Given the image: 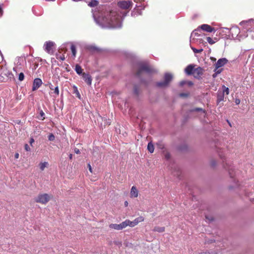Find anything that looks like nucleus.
Wrapping results in <instances>:
<instances>
[{
	"label": "nucleus",
	"mask_w": 254,
	"mask_h": 254,
	"mask_svg": "<svg viewBox=\"0 0 254 254\" xmlns=\"http://www.w3.org/2000/svg\"><path fill=\"white\" fill-rule=\"evenodd\" d=\"M199 254H217V253L210 251H206L205 252H202L199 253Z\"/></svg>",
	"instance_id": "nucleus-28"
},
{
	"label": "nucleus",
	"mask_w": 254,
	"mask_h": 254,
	"mask_svg": "<svg viewBox=\"0 0 254 254\" xmlns=\"http://www.w3.org/2000/svg\"><path fill=\"white\" fill-rule=\"evenodd\" d=\"M74 151L76 154H79L80 153V150L76 148L74 149Z\"/></svg>",
	"instance_id": "nucleus-41"
},
{
	"label": "nucleus",
	"mask_w": 254,
	"mask_h": 254,
	"mask_svg": "<svg viewBox=\"0 0 254 254\" xmlns=\"http://www.w3.org/2000/svg\"><path fill=\"white\" fill-rule=\"evenodd\" d=\"M243 27L242 31L244 33L248 34L252 39H254V20L253 19L247 21H243L240 23Z\"/></svg>",
	"instance_id": "nucleus-3"
},
{
	"label": "nucleus",
	"mask_w": 254,
	"mask_h": 254,
	"mask_svg": "<svg viewBox=\"0 0 254 254\" xmlns=\"http://www.w3.org/2000/svg\"><path fill=\"white\" fill-rule=\"evenodd\" d=\"M49 87H50V89H51V90H53V89H54V88L53 85H52V84H50V85Z\"/></svg>",
	"instance_id": "nucleus-49"
},
{
	"label": "nucleus",
	"mask_w": 254,
	"mask_h": 254,
	"mask_svg": "<svg viewBox=\"0 0 254 254\" xmlns=\"http://www.w3.org/2000/svg\"><path fill=\"white\" fill-rule=\"evenodd\" d=\"M199 69H200V68L194 69L193 66L191 65H189L185 68V72L187 74L190 75L193 72L194 73Z\"/></svg>",
	"instance_id": "nucleus-16"
},
{
	"label": "nucleus",
	"mask_w": 254,
	"mask_h": 254,
	"mask_svg": "<svg viewBox=\"0 0 254 254\" xmlns=\"http://www.w3.org/2000/svg\"><path fill=\"white\" fill-rule=\"evenodd\" d=\"M98 1L96 0H92L90 2L88 3V5L91 7H94L96 6L98 4Z\"/></svg>",
	"instance_id": "nucleus-25"
},
{
	"label": "nucleus",
	"mask_w": 254,
	"mask_h": 254,
	"mask_svg": "<svg viewBox=\"0 0 254 254\" xmlns=\"http://www.w3.org/2000/svg\"><path fill=\"white\" fill-rule=\"evenodd\" d=\"M187 83L189 86H191V85L193 84V83H192L191 81H187Z\"/></svg>",
	"instance_id": "nucleus-46"
},
{
	"label": "nucleus",
	"mask_w": 254,
	"mask_h": 254,
	"mask_svg": "<svg viewBox=\"0 0 254 254\" xmlns=\"http://www.w3.org/2000/svg\"><path fill=\"white\" fill-rule=\"evenodd\" d=\"M53 90H54V93L57 96H58L59 95V90L58 86H57L56 87H55Z\"/></svg>",
	"instance_id": "nucleus-33"
},
{
	"label": "nucleus",
	"mask_w": 254,
	"mask_h": 254,
	"mask_svg": "<svg viewBox=\"0 0 254 254\" xmlns=\"http://www.w3.org/2000/svg\"><path fill=\"white\" fill-rule=\"evenodd\" d=\"M142 72H145L148 74H150L156 72V70L153 69L149 65L146 63H141L139 64V69L137 72V76L139 77Z\"/></svg>",
	"instance_id": "nucleus-4"
},
{
	"label": "nucleus",
	"mask_w": 254,
	"mask_h": 254,
	"mask_svg": "<svg viewBox=\"0 0 254 254\" xmlns=\"http://www.w3.org/2000/svg\"><path fill=\"white\" fill-rule=\"evenodd\" d=\"M232 170V168H231L229 169V170H228V171H229V175H230V177H233V176H232V173H231V171Z\"/></svg>",
	"instance_id": "nucleus-44"
},
{
	"label": "nucleus",
	"mask_w": 254,
	"mask_h": 254,
	"mask_svg": "<svg viewBox=\"0 0 254 254\" xmlns=\"http://www.w3.org/2000/svg\"><path fill=\"white\" fill-rule=\"evenodd\" d=\"M87 49L92 52L99 50V48L94 45H89L87 46Z\"/></svg>",
	"instance_id": "nucleus-23"
},
{
	"label": "nucleus",
	"mask_w": 254,
	"mask_h": 254,
	"mask_svg": "<svg viewBox=\"0 0 254 254\" xmlns=\"http://www.w3.org/2000/svg\"><path fill=\"white\" fill-rule=\"evenodd\" d=\"M235 103L237 105H238L240 103V100L238 99H236L235 100Z\"/></svg>",
	"instance_id": "nucleus-43"
},
{
	"label": "nucleus",
	"mask_w": 254,
	"mask_h": 254,
	"mask_svg": "<svg viewBox=\"0 0 254 254\" xmlns=\"http://www.w3.org/2000/svg\"><path fill=\"white\" fill-rule=\"evenodd\" d=\"M224 99V92L218 91V93H217V102L220 103V102L223 101Z\"/></svg>",
	"instance_id": "nucleus-17"
},
{
	"label": "nucleus",
	"mask_w": 254,
	"mask_h": 254,
	"mask_svg": "<svg viewBox=\"0 0 254 254\" xmlns=\"http://www.w3.org/2000/svg\"><path fill=\"white\" fill-rule=\"evenodd\" d=\"M157 145L158 146V147L160 149H163L164 147V145L161 142H158L157 143Z\"/></svg>",
	"instance_id": "nucleus-36"
},
{
	"label": "nucleus",
	"mask_w": 254,
	"mask_h": 254,
	"mask_svg": "<svg viewBox=\"0 0 254 254\" xmlns=\"http://www.w3.org/2000/svg\"><path fill=\"white\" fill-rule=\"evenodd\" d=\"M24 75L23 73H22V72L20 73L18 75V80L20 81H22L24 80Z\"/></svg>",
	"instance_id": "nucleus-30"
},
{
	"label": "nucleus",
	"mask_w": 254,
	"mask_h": 254,
	"mask_svg": "<svg viewBox=\"0 0 254 254\" xmlns=\"http://www.w3.org/2000/svg\"><path fill=\"white\" fill-rule=\"evenodd\" d=\"M25 150L27 151H30L31 149L30 147L27 144H25L24 145Z\"/></svg>",
	"instance_id": "nucleus-37"
},
{
	"label": "nucleus",
	"mask_w": 254,
	"mask_h": 254,
	"mask_svg": "<svg viewBox=\"0 0 254 254\" xmlns=\"http://www.w3.org/2000/svg\"><path fill=\"white\" fill-rule=\"evenodd\" d=\"M44 115H45L44 113L42 111L40 112V115H41V116H44Z\"/></svg>",
	"instance_id": "nucleus-51"
},
{
	"label": "nucleus",
	"mask_w": 254,
	"mask_h": 254,
	"mask_svg": "<svg viewBox=\"0 0 254 254\" xmlns=\"http://www.w3.org/2000/svg\"><path fill=\"white\" fill-rule=\"evenodd\" d=\"M227 62L228 60L226 58H221L219 59L215 64V71H216L217 69H219V68L220 67L224 66L227 63Z\"/></svg>",
	"instance_id": "nucleus-11"
},
{
	"label": "nucleus",
	"mask_w": 254,
	"mask_h": 254,
	"mask_svg": "<svg viewBox=\"0 0 254 254\" xmlns=\"http://www.w3.org/2000/svg\"><path fill=\"white\" fill-rule=\"evenodd\" d=\"M165 157L166 159H169L170 157V155L169 153H166L165 155Z\"/></svg>",
	"instance_id": "nucleus-39"
},
{
	"label": "nucleus",
	"mask_w": 254,
	"mask_h": 254,
	"mask_svg": "<svg viewBox=\"0 0 254 254\" xmlns=\"http://www.w3.org/2000/svg\"><path fill=\"white\" fill-rule=\"evenodd\" d=\"M49 164L47 162H41L39 166L41 171H43L45 168L47 167Z\"/></svg>",
	"instance_id": "nucleus-21"
},
{
	"label": "nucleus",
	"mask_w": 254,
	"mask_h": 254,
	"mask_svg": "<svg viewBox=\"0 0 254 254\" xmlns=\"http://www.w3.org/2000/svg\"><path fill=\"white\" fill-rule=\"evenodd\" d=\"M109 228L112 229H115L117 230H122L126 227L125 221L122 222L120 224H111L109 225Z\"/></svg>",
	"instance_id": "nucleus-10"
},
{
	"label": "nucleus",
	"mask_w": 254,
	"mask_h": 254,
	"mask_svg": "<svg viewBox=\"0 0 254 254\" xmlns=\"http://www.w3.org/2000/svg\"><path fill=\"white\" fill-rule=\"evenodd\" d=\"M200 31V29H199V28H198L197 29L195 30L194 31H193L192 33H191V36H199V35L197 33V31Z\"/></svg>",
	"instance_id": "nucleus-32"
},
{
	"label": "nucleus",
	"mask_w": 254,
	"mask_h": 254,
	"mask_svg": "<svg viewBox=\"0 0 254 254\" xmlns=\"http://www.w3.org/2000/svg\"><path fill=\"white\" fill-rule=\"evenodd\" d=\"M188 96V93H181L180 94V96L183 97H187Z\"/></svg>",
	"instance_id": "nucleus-40"
},
{
	"label": "nucleus",
	"mask_w": 254,
	"mask_h": 254,
	"mask_svg": "<svg viewBox=\"0 0 254 254\" xmlns=\"http://www.w3.org/2000/svg\"><path fill=\"white\" fill-rule=\"evenodd\" d=\"M222 88L223 91H222V92H224V94L226 93V95H228L229 94V89L224 85L222 86Z\"/></svg>",
	"instance_id": "nucleus-27"
},
{
	"label": "nucleus",
	"mask_w": 254,
	"mask_h": 254,
	"mask_svg": "<svg viewBox=\"0 0 254 254\" xmlns=\"http://www.w3.org/2000/svg\"><path fill=\"white\" fill-rule=\"evenodd\" d=\"M144 220V218L143 216H139L136 218L133 221H130L128 219H127L125 221L126 227L127 226L133 227L136 226L139 222H143Z\"/></svg>",
	"instance_id": "nucleus-7"
},
{
	"label": "nucleus",
	"mask_w": 254,
	"mask_h": 254,
	"mask_svg": "<svg viewBox=\"0 0 254 254\" xmlns=\"http://www.w3.org/2000/svg\"><path fill=\"white\" fill-rule=\"evenodd\" d=\"M73 89H74V93L75 94V95H76V97L79 98V99H80L81 98V96H80V94L77 89V88L76 87V86H74L73 87Z\"/></svg>",
	"instance_id": "nucleus-26"
},
{
	"label": "nucleus",
	"mask_w": 254,
	"mask_h": 254,
	"mask_svg": "<svg viewBox=\"0 0 254 254\" xmlns=\"http://www.w3.org/2000/svg\"><path fill=\"white\" fill-rule=\"evenodd\" d=\"M206 219H209V220H212V219H211H211H209V218H208V217H206Z\"/></svg>",
	"instance_id": "nucleus-54"
},
{
	"label": "nucleus",
	"mask_w": 254,
	"mask_h": 254,
	"mask_svg": "<svg viewBox=\"0 0 254 254\" xmlns=\"http://www.w3.org/2000/svg\"><path fill=\"white\" fill-rule=\"evenodd\" d=\"M214 71L215 72L213 74V77H215L217 76V74L220 73L222 71V70L221 69H217L216 71Z\"/></svg>",
	"instance_id": "nucleus-34"
},
{
	"label": "nucleus",
	"mask_w": 254,
	"mask_h": 254,
	"mask_svg": "<svg viewBox=\"0 0 254 254\" xmlns=\"http://www.w3.org/2000/svg\"><path fill=\"white\" fill-rule=\"evenodd\" d=\"M14 157L16 159L18 158L19 157V154L18 153H16L15 154Z\"/></svg>",
	"instance_id": "nucleus-47"
},
{
	"label": "nucleus",
	"mask_w": 254,
	"mask_h": 254,
	"mask_svg": "<svg viewBox=\"0 0 254 254\" xmlns=\"http://www.w3.org/2000/svg\"><path fill=\"white\" fill-rule=\"evenodd\" d=\"M55 136H54V135L53 133H51L48 136V139L50 141H53V140H55Z\"/></svg>",
	"instance_id": "nucleus-35"
},
{
	"label": "nucleus",
	"mask_w": 254,
	"mask_h": 254,
	"mask_svg": "<svg viewBox=\"0 0 254 254\" xmlns=\"http://www.w3.org/2000/svg\"><path fill=\"white\" fill-rule=\"evenodd\" d=\"M82 78L86 83L89 85H90L92 83V78L91 76L88 73H83Z\"/></svg>",
	"instance_id": "nucleus-14"
},
{
	"label": "nucleus",
	"mask_w": 254,
	"mask_h": 254,
	"mask_svg": "<svg viewBox=\"0 0 254 254\" xmlns=\"http://www.w3.org/2000/svg\"><path fill=\"white\" fill-rule=\"evenodd\" d=\"M187 83V81H182L180 82V85L181 86H183L184 85L186 84Z\"/></svg>",
	"instance_id": "nucleus-38"
},
{
	"label": "nucleus",
	"mask_w": 254,
	"mask_h": 254,
	"mask_svg": "<svg viewBox=\"0 0 254 254\" xmlns=\"http://www.w3.org/2000/svg\"><path fill=\"white\" fill-rule=\"evenodd\" d=\"M165 228L164 227L155 226L153 229V231L157 232L158 233H162L165 231Z\"/></svg>",
	"instance_id": "nucleus-18"
},
{
	"label": "nucleus",
	"mask_w": 254,
	"mask_h": 254,
	"mask_svg": "<svg viewBox=\"0 0 254 254\" xmlns=\"http://www.w3.org/2000/svg\"><path fill=\"white\" fill-rule=\"evenodd\" d=\"M138 195V191L135 186H132L130 192V197L131 198L137 197Z\"/></svg>",
	"instance_id": "nucleus-15"
},
{
	"label": "nucleus",
	"mask_w": 254,
	"mask_h": 254,
	"mask_svg": "<svg viewBox=\"0 0 254 254\" xmlns=\"http://www.w3.org/2000/svg\"><path fill=\"white\" fill-rule=\"evenodd\" d=\"M88 167L89 168V170L90 171V172H92V167H91V166L90 164H88Z\"/></svg>",
	"instance_id": "nucleus-45"
},
{
	"label": "nucleus",
	"mask_w": 254,
	"mask_h": 254,
	"mask_svg": "<svg viewBox=\"0 0 254 254\" xmlns=\"http://www.w3.org/2000/svg\"><path fill=\"white\" fill-rule=\"evenodd\" d=\"M191 48L194 53H200L203 51L202 49H196L193 47H191Z\"/></svg>",
	"instance_id": "nucleus-29"
},
{
	"label": "nucleus",
	"mask_w": 254,
	"mask_h": 254,
	"mask_svg": "<svg viewBox=\"0 0 254 254\" xmlns=\"http://www.w3.org/2000/svg\"><path fill=\"white\" fill-rule=\"evenodd\" d=\"M199 28H200L201 30L203 31L207 32H212L214 31V28L211 27L210 25L208 24H202Z\"/></svg>",
	"instance_id": "nucleus-13"
},
{
	"label": "nucleus",
	"mask_w": 254,
	"mask_h": 254,
	"mask_svg": "<svg viewBox=\"0 0 254 254\" xmlns=\"http://www.w3.org/2000/svg\"><path fill=\"white\" fill-rule=\"evenodd\" d=\"M93 17L96 22L102 28H117L122 27L119 15L116 11L106 10L102 17L96 18L93 14Z\"/></svg>",
	"instance_id": "nucleus-1"
},
{
	"label": "nucleus",
	"mask_w": 254,
	"mask_h": 254,
	"mask_svg": "<svg viewBox=\"0 0 254 254\" xmlns=\"http://www.w3.org/2000/svg\"><path fill=\"white\" fill-rule=\"evenodd\" d=\"M125 205L126 206H127L128 205V202H127V201H126L125 202Z\"/></svg>",
	"instance_id": "nucleus-52"
},
{
	"label": "nucleus",
	"mask_w": 254,
	"mask_h": 254,
	"mask_svg": "<svg viewBox=\"0 0 254 254\" xmlns=\"http://www.w3.org/2000/svg\"><path fill=\"white\" fill-rule=\"evenodd\" d=\"M222 31L223 32L228 34V39L237 40L239 41L249 36L248 34L244 33L243 31L241 30L237 26H233L230 29L227 28H223Z\"/></svg>",
	"instance_id": "nucleus-2"
},
{
	"label": "nucleus",
	"mask_w": 254,
	"mask_h": 254,
	"mask_svg": "<svg viewBox=\"0 0 254 254\" xmlns=\"http://www.w3.org/2000/svg\"><path fill=\"white\" fill-rule=\"evenodd\" d=\"M191 111V112H200L201 113V115L203 117H204L205 116V112L202 108H196L192 109Z\"/></svg>",
	"instance_id": "nucleus-20"
},
{
	"label": "nucleus",
	"mask_w": 254,
	"mask_h": 254,
	"mask_svg": "<svg viewBox=\"0 0 254 254\" xmlns=\"http://www.w3.org/2000/svg\"><path fill=\"white\" fill-rule=\"evenodd\" d=\"M132 2L130 0H122L118 2V5L122 9H127L131 7Z\"/></svg>",
	"instance_id": "nucleus-9"
},
{
	"label": "nucleus",
	"mask_w": 254,
	"mask_h": 254,
	"mask_svg": "<svg viewBox=\"0 0 254 254\" xmlns=\"http://www.w3.org/2000/svg\"><path fill=\"white\" fill-rule=\"evenodd\" d=\"M70 49H71V51L72 55L74 58L75 57V56H76V50L75 46L74 45H73V44L71 45V47H70Z\"/></svg>",
	"instance_id": "nucleus-24"
},
{
	"label": "nucleus",
	"mask_w": 254,
	"mask_h": 254,
	"mask_svg": "<svg viewBox=\"0 0 254 254\" xmlns=\"http://www.w3.org/2000/svg\"><path fill=\"white\" fill-rule=\"evenodd\" d=\"M134 93H135L136 94H138V91H137V90L136 87H134Z\"/></svg>",
	"instance_id": "nucleus-48"
},
{
	"label": "nucleus",
	"mask_w": 254,
	"mask_h": 254,
	"mask_svg": "<svg viewBox=\"0 0 254 254\" xmlns=\"http://www.w3.org/2000/svg\"><path fill=\"white\" fill-rule=\"evenodd\" d=\"M60 59L62 60V61H64V59H65V58L64 56H62V57H60Z\"/></svg>",
	"instance_id": "nucleus-50"
},
{
	"label": "nucleus",
	"mask_w": 254,
	"mask_h": 254,
	"mask_svg": "<svg viewBox=\"0 0 254 254\" xmlns=\"http://www.w3.org/2000/svg\"><path fill=\"white\" fill-rule=\"evenodd\" d=\"M34 139L33 138H31L30 139V142H29V143H30V145H31V146H32V144H33V143H34Z\"/></svg>",
	"instance_id": "nucleus-42"
},
{
	"label": "nucleus",
	"mask_w": 254,
	"mask_h": 254,
	"mask_svg": "<svg viewBox=\"0 0 254 254\" xmlns=\"http://www.w3.org/2000/svg\"><path fill=\"white\" fill-rule=\"evenodd\" d=\"M147 149L148 151L150 153H153L154 152V147L153 144L151 142L148 143L147 145Z\"/></svg>",
	"instance_id": "nucleus-22"
},
{
	"label": "nucleus",
	"mask_w": 254,
	"mask_h": 254,
	"mask_svg": "<svg viewBox=\"0 0 254 254\" xmlns=\"http://www.w3.org/2000/svg\"><path fill=\"white\" fill-rule=\"evenodd\" d=\"M54 45L55 43L52 41L46 42L44 45V49L48 54H52L54 52Z\"/></svg>",
	"instance_id": "nucleus-8"
},
{
	"label": "nucleus",
	"mask_w": 254,
	"mask_h": 254,
	"mask_svg": "<svg viewBox=\"0 0 254 254\" xmlns=\"http://www.w3.org/2000/svg\"><path fill=\"white\" fill-rule=\"evenodd\" d=\"M173 78V75L170 73H166L164 76V80L163 81L158 82L156 83L158 87H165L168 85Z\"/></svg>",
	"instance_id": "nucleus-5"
},
{
	"label": "nucleus",
	"mask_w": 254,
	"mask_h": 254,
	"mask_svg": "<svg viewBox=\"0 0 254 254\" xmlns=\"http://www.w3.org/2000/svg\"><path fill=\"white\" fill-rule=\"evenodd\" d=\"M51 199V196L47 193L39 194L35 198L36 202L46 204Z\"/></svg>",
	"instance_id": "nucleus-6"
},
{
	"label": "nucleus",
	"mask_w": 254,
	"mask_h": 254,
	"mask_svg": "<svg viewBox=\"0 0 254 254\" xmlns=\"http://www.w3.org/2000/svg\"><path fill=\"white\" fill-rule=\"evenodd\" d=\"M207 41L210 44H213L215 43V41L210 37H208L206 38Z\"/></svg>",
	"instance_id": "nucleus-31"
},
{
	"label": "nucleus",
	"mask_w": 254,
	"mask_h": 254,
	"mask_svg": "<svg viewBox=\"0 0 254 254\" xmlns=\"http://www.w3.org/2000/svg\"><path fill=\"white\" fill-rule=\"evenodd\" d=\"M42 84V81L40 78H35L33 83L32 91H35L38 89L41 86Z\"/></svg>",
	"instance_id": "nucleus-12"
},
{
	"label": "nucleus",
	"mask_w": 254,
	"mask_h": 254,
	"mask_svg": "<svg viewBox=\"0 0 254 254\" xmlns=\"http://www.w3.org/2000/svg\"><path fill=\"white\" fill-rule=\"evenodd\" d=\"M75 70L78 75L82 74V69L79 64H76L75 66Z\"/></svg>",
	"instance_id": "nucleus-19"
},
{
	"label": "nucleus",
	"mask_w": 254,
	"mask_h": 254,
	"mask_svg": "<svg viewBox=\"0 0 254 254\" xmlns=\"http://www.w3.org/2000/svg\"><path fill=\"white\" fill-rule=\"evenodd\" d=\"M69 158L70 159H71L72 158V155L71 154H70L69 155Z\"/></svg>",
	"instance_id": "nucleus-53"
}]
</instances>
